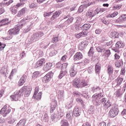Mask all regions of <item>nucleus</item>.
Here are the masks:
<instances>
[{"instance_id":"obj_15","label":"nucleus","mask_w":126,"mask_h":126,"mask_svg":"<svg viewBox=\"0 0 126 126\" xmlns=\"http://www.w3.org/2000/svg\"><path fill=\"white\" fill-rule=\"evenodd\" d=\"M46 63V60L45 59H42L38 60L35 65V67L37 68V67H39V66H42L44 63Z\"/></svg>"},{"instance_id":"obj_40","label":"nucleus","mask_w":126,"mask_h":126,"mask_svg":"<svg viewBox=\"0 0 126 126\" xmlns=\"http://www.w3.org/2000/svg\"><path fill=\"white\" fill-rule=\"evenodd\" d=\"M91 27V25L89 24H86L83 25L82 28L85 30V31H87Z\"/></svg>"},{"instance_id":"obj_11","label":"nucleus","mask_w":126,"mask_h":126,"mask_svg":"<svg viewBox=\"0 0 126 126\" xmlns=\"http://www.w3.org/2000/svg\"><path fill=\"white\" fill-rule=\"evenodd\" d=\"M119 114V109L118 108H112L109 112V116L110 118H115Z\"/></svg>"},{"instance_id":"obj_60","label":"nucleus","mask_w":126,"mask_h":126,"mask_svg":"<svg viewBox=\"0 0 126 126\" xmlns=\"http://www.w3.org/2000/svg\"><path fill=\"white\" fill-rule=\"evenodd\" d=\"M24 4V3H19L16 4V5H14V6H15L16 8L17 9L18 8L20 7L21 5H23Z\"/></svg>"},{"instance_id":"obj_55","label":"nucleus","mask_w":126,"mask_h":126,"mask_svg":"<svg viewBox=\"0 0 126 126\" xmlns=\"http://www.w3.org/2000/svg\"><path fill=\"white\" fill-rule=\"evenodd\" d=\"M76 101L78 103H80V104H81V105L82 106H84V103H83V100H82V99H81V98H77Z\"/></svg>"},{"instance_id":"obj_28","label":"nucleus","mask_w":126,"mask_h":126,"mask_svg":"<svg viewBox=\"0 0 126 126\" xmlns=\"http://www.w3.org/2000/svg\"><path fill=\"white\" fill-rule=\"evenodd\" d=\"M32 98H34V99H36V100H40L41 98H42V92H40L36 94L35 95L34 94Z\"/></svg>"},{"instance_id":"obj_16","label":"nucleus","mask_w":126,"mask_h":126,"mask_svg":"<svg viewBox=\"0 0 126 126\" xmlns=\"http://www.w3.org/2000/svg\"><path fill=\"white\" fill-rule=\"evenodd\" d=\"M68 18L67 20L65 22V24L66 25H68L70 24V23H72V21H73V17H69V15H67L66 17H64V19H66Z\"/></svg>"},{"instance_id":"obj_39","label":"nucleus","mask_w":126,"mask_h":126,"mask_svg":"<svg viewBox=\"0 0 126 126\" xmlns=\"http://www.w3.org/2000/svg\"><path fill=\"white\" fill-rule=\"evenodd\" d=\"M61 125H62L61 126H69L67 120L64 119L62 120Z\"/></svg>"},{"instance_id":"obj_54","label":"nucleus","mask_w":126,"mask_h":126,"mask_svg":"<svg viewBox=\"0 0 126 126\" xmlns=\"http://www.w3.org/2000/svg\"><path fill=\"white\" fill-rule=\"evenodd\" d=\"M5 44L0 42V51H2L5 48Z\"/></svg>"},{"instance_id":"obj_30","label":"nucleus","mask_w":126,"mask_h":126,"mask_svg":"<svg viewBox=\"0 0 126 126\" xmlns=\"http://www.w3.org/2000/svg\"><path fill=\"white\" fill-rule=\"evenodd\" d=\"M110 36L111 38L116 39V38H119V33L116 32H111Z\"/></svg>"},{"instance_id":"obj_53","label":"nucleus","mask_w":126,"mask_h":126,"mask_svg":"<svg viewBox=\"0 0 126 126\" xmlns=\"http://www.w3.org/2000/svg\"><path fill=\"white\" fill-rule=\"evenodd\" d=\"M32 28V24H31V25L27 27V28H26L25 29V31L26 32V33H27V32H28L30 31V30H31Z\"/></svg>"},{"instance_id":"obj_41","label":"nucleus","mask_w":126,"mask_h":126,"mask_svg":"<svg viewBox=\"0 0 126 126\" xmlns=\"http://www.w3.org/2000/svg\"><path fill=\"white\" fill-rule=\"evenodd\" d=\"M30 19H31V17H30V16H27V17L24 18L21 21V23L20 24H23V25H24L25 23H22V22L26 20H30Z\"/></svg>"},{"instance_id":"obj_2","label":"nucleus","mask_w":126,"mask_h":126,"mask_svg":"<svg viewBox=\"0 0 126 126\" xmlns=\"http://www.w3.org/2000/svg\"><path fill=\"white\" fill-rule=\"evenodd\" d=\"M72 85L74 87H76V88H80L88 86V83L85 81V80H80L76 78L73 80Z\"/></svg>"},{"instance_id":"obj_59","label":"nucleus","mask_w":126,"mask_h":126,"mask_svg":"<svg viewBox=\"0 0 126 126\" xmlns=\"http://www.w3.org/2000/svg\"><path fill=\"white\" fill-rule=\"evenodd\" d=\"M104 106L107 108H110V107H111V102H110V101H107L105 103Z\"/></svg>"},{"instance_id":"obj_34","label":"nucleus","mask_w":126,"mask_h":126,"mask_svg":"<svg viewBox=\"0 0 126 126\" xmlns=\"http://www.w3.org/2000/svg\"><path fill=\"white\" fill-rule=\"evenodd\" d=\"M25 124H26V121L23 119L19 122L16 126H25Z\"/></svg>"},{"instance_id":"obj_3","label":"nucleus","mask_w":126,"mask_h":126,"mask_svg":"<svg viewBox=\"0 0 126 126\" xmlns=\"http://www.w3.org/2000/svg\"><path fill=\"white\" fill-rule=\"evenodd\" d=\"M20 91L22 96L24 95L25 97H29L31 93V89L26 86H24L20 90Z\"/></svg>"},{"instance_id":"obj_22","label":"nucleus","mask_w":126,"mask_h":126,"mask_svg":"<svg viewBox=\"0 0 126 126\" xmlns=\"http://www.w3.org/2000/svg\"><path fill=\"white\" fill-rule=\"evenodd\" d=\"M73 113L75 117H79L80 116V108L75 107L74 108Z\"/></svg>"},{"instance_id":"obj_6","label":"nucleus","mask_w":126,"mask_h":126,"mask_svg":"<svg viewBox=\"0 0 126 126\" xmlns=\"http://www.w3.org/2000/svg\"><path fill=\"white\" fill-rule=\"evenodd\" d=\"M21 95V93L20 90L16 91L13 95L10 96L12 101H18L19 98H20Z\"/></svg>"},{"instance_id":"obj_50","label":"nucleus","mask_w":126,"mask_h":126,"mask_svg":"<svg viewBox=\"0 0 126 126\" xmlns=\"http://www.w3.org/2000/svg\"><path fill=\"white\" fill-rule=\"evenodd\" d=\"M28 74L27 73H25L24 74L22 77H21L20 78L21 80H23V81H24L25 82V81H26V79H27V76H28Z\"/></svg>"},{"instance_id":"obj_1","label":"nucleus","mask_w":126,"mask_h":126,"mask_svg":"<svg viewBox=\"0 0 126 126\" xmlns=\"http://www.w3.org/2000/svg\"><path fill=\"white\" fill-rule=\"evenodd\" d=\"M56 67L58 69L61 68V71L60 72V75H59V78L62 79L64 75L67 74V71H66V68L67 67V64L64 63L62 64L60 62L56 64Z\"/></svg>"},{"instance_id":"obj_62","label":"nucleus","mask_w":126,"mask_h":126,"mask_svg":"<svg viewBox=\"0 0 126 126\" xmlns=\"http://www.w3.org/2000/svg\"><path fill=\"white\" fill-rule=\"evenodd\" d=\"M57 54V51L54 50L53 51H52L50 53L49 55L50 56H53L56 55Z\"/></svg>"},{"instance_id":"obj_20","label":"nucleus","mask_w":126,"mask_h":126,"mask_svg":"<svg viewBox=\"0 0 126 126\" xmlns=\"http://www.w3.org/2000/svg\"><path fill=\"white\" fill-rule=\"evenodd\" d=\"M66 118L69 121H71L73 119V112L72 111H68L66 114Z\"/></svg>"},{"instance_id":"obj_18","label":"nucleus","mask_w":126,"mask_h":126,"mask_svg":"<svg viewBox=\"0 0 126 126\" xmlns=\"http://www.w3.org/2000/svg\"><path fill=\"white\" fill-rule=\"evenodd\" d=\"M56 108H57V101H52L51 103L50 106V113H54V111L56 110Z\"/></svg>"},{"instance_id":"obj_48","label":"nucleus","mask_w":126,"mask_h":126,"mask_svg":"<svg viewBox=\"0 0 126 126\" xmlns=\"http://www.w3.org/2000/svg\"><path fill=\"white\" fill-rule=\"evenodd\" d=\"M111 55V51L110 50H107L104 54L105 57H106V59L109 58L110 55Z\"/></svg>"},{"instance_id":"obj_43","label":"nucleus","mask_w":126,"mask_h":126,"mask_svg":"<svg viewBox=\"0 0 126 126\" xmlns=\"http://www.w3.org/2000/svg\"><path fill=\"white\" fill-rule=\"evenodd\" d=\"M115 97L116 98H119V97H121V90L119 89L117 90L114 94Z\"/></svg>"},{"instance_id":"obj_38","label":"nucleus","mask_w":126,"mask_h":126,"mask_svg":"<svg viewBox=\"0 0 126 126\" xmlns=\"http://www.w3.org/2000/svg\"><path fill=\"white\" fill-rule=\"evenodd\" d=\"M123 6V4H119L117 5H115L113 7V9L114 10H119V9H121Z\"/></svg>"},{"instance_id":"obj_23","label":"nucleus","mask_w":126,"mask_h":126,"mask_svg":"<svg viewBox=\"0 0 126 126\" xmlns=\"http://www.w3.org/2000/svg\"><path fill=\"white\" fill-rule=\"evenodd\" d=\"M58 97L59 100H63L64 98V92L63 91H60L58 92Z\"/></svg>"},{"instance_id":"obj_64","label":"nucleus","mask_w":126,"mask_h":126,"mask_svg":"<svg viewBox=\"0 0 126 126\" xmlns=\"http://www.w3.org/2000/svg\"><path fill=\"white\" fill-rule=\"evenodd\" d=\"M98 126H106V123L103 122L98 124Z\"/></svg>"},{"instance_id":"obj_51","label":"nucleus","mask_w":126,"mask_h":126,"mask_svg":"<svg viewBox=\"0 0 126 126\" xmlns=\"http://www.w3.org/2000/svg\"><path fill=\"white\" fill-rule=\"evenodd\" d=\"M118 14H119V12H114L112 14H109V17H116V16H117V15H118Z\"/></svg>"},{"instance_id":"obj_32","label":"nucleus","mask_w":126,"mask_h":126,"mask_svg":"<svg viewBox=\"0 0 126 126\" xmlns=\"http://www.w3.org/2000/svg\"><path fill=\"white\" fill-rule=\"evenodd\" d=\"M92 91L94 93L101 92V88L99 87H93L92 88Z\"/></svg>"},{"instance_id":"obj_57","label":"nucleus","mask_w":126,"mask_h":126,"mask_svg":"<svg viewBox=\"0 0 126 126\" xmlns=\"http://www.w3.org/2000/svg\"><path fill=\"white\" fill-rule=\"evenodd\" d=\"M82 21V19L81 18L78 17L77 18V20L76 21V23H77V24H80Z\"/></svg>"},{"instance_id":"obj_42","label":"nucleus","mask_w":126,"mask_h":126,"mask_svg":"<svg viewBox=\"0 0 126 126\" xmlns=\"http://www.w3.org/2000/svg\"><path fill=\"white\" fill-rule=\"evenodd\" d=\"M109 75V79H110V80H114L116 77H117V75L116 74H110Z\"/></svg>"},{"instance_id":"obj_33","label":"nucleus","mask_w":126,"mask_h":126,"mask_svg":"<svg viewBox=\"0 0 126 126\" xmlns=\"http://www.w3.org/2000/svg\"><path fill=\"white\" fill-rule=\"evenodd\" d=\"M113 72H114V68L111 65H108L107 67L108 74H113Z\"/></svg>"},{"instance_id":"obj_13","label":"nucleus","mask_w":126,"mask_h":126,"mask_svg":"<svg viewBox=\"0 0 126 126\" xmlns=\"http://www.w3.org/2000/svg\"><path fill=\"white\" fill-rule=\"evenodd\" d=\"M103 97V94H102V93H100V94H94L92 96V101L95 102L96 101H99L101 98Z\"/></svg>"},{"instance_id":"obj_47","label":"nucleus","mask_w":126,"mask_h":126,"mask_svg":"<svg viewBox=\"0 0 126 126\" xmlns=\"http://www.w3.org/2000/svg\"><path fill=\"white\" fill-rule=\"evenodd\" d=\"M94 49L93 48V47H91L88 53V55L89 56H93V54H94Z\"/></svg>"},{"instance_id":"obj_29","label":"nucleus","mask_w":126,"mask_h":126,"mask_svg":"<svg viewBox=\"0 0 126 126\" xmlns=\"http://www.w3.org/2000/svg\"><path fill=\"white\" fill-rule=\"evenodd\" d=\"M86 15L87 17H94V16H95V13H94V11H88L87 12Z\"/></svg>"},{"instance_id":"obj_24","label":"nucleus","mask_w":126,"mask_h":126,"mask_svg":"<svg viewBox=\"0 0 126 126\" xmlns=\"http://www.w3.org/2000/svg\"><path fill=\"white\" fill-rule=\"evenodd\" d=\"M26 12V8H23L20 10L17 13V17H21Z\"/></svg>"},{"instance_id":"obj_45","label":"nucleus","mask_w":126,"mask_h":126,"mask_svg":"<svg viewBox=\"0 0 126 126\" xmlns=\"http://www.w3.org/2000/svg\"><path fill=\"white\" fill-rule=\"evenodd\" d=\"M88 114L91 115L92 114H94V107L91 106L88 111Z\"/></svg>"},{"instance_id":"obj_49","label":"nucleus","mask_w":126,"mask_h":126,"mask_svg":"<svg viewBox=\"0 0 126 126\" xmlns=\"http://www.w3.org/2000/svg\"><path fill=\"white\" fill-rule=\"evenodd\" d=\"M7 70V69H6V68H5V66H4L0 69V73H1V74H4V73L6 72Z\"/></svg>"},{"instance_id":"obj_25","label":"nucleus","mask_w":126,"mask_h":126,"mask_svg":"<svg viewBox=\"0 0 126 126\" xmlns=\"http://www.w3.org/2000/svg\"><path fill=\"white\" fill-rule=\"evenodd\" d=\"M8 24H9V22H8V19L7 18L4 19L0 21V27L8 25Z\"/></svg>"},{"instance_id":"obj_27","label":"nucleus","mask_w":126,"mask_h":126,"mask_svg":"<svg viewBox=\"0 0 126 126\" xmlns=\"http://www.w3.org/2000/svg\"><path fill=\"white\" fill-rule=\"evenodd\" d=\"M62 14V11H57L55 12L52 17H51V20H54L55 18H57V17H58V16H60Z\"/></svg>"},{"instance_id":"obj_8","label":"nucleus","mask_w":126,"mask_h":126,"mask_svg":"<svg viewBox=\"0 0 126 126\" xmlns=\"http://www.w3.org/2000/svg\"><path fill=\"white\" fill-rule=\"evenodd\" d=\"M11 111V110L10 109V108H7V106H6V105H5L0 110V114H1V115H3V117H6V115H8V114L10 113Z\"/></svg>"},{"instance_id":"obj_19","label":"nucleus","mask_w":126,"mask_h":126,"mask_svg":"<svg viewBox=\"0 0 126 126\" xmlns=\"http://www.w3.org/2000/svg\"><path fill=\"white\" fill-rule=\"evenodd\" d=\"M86 41H83L81 42L78 45V49L80 51H83L84 49H85V47H86V44L85 43H86Z\"/></svg>"},{"instance_id":"obj_56","label":"nucleus","mask_w":126,"mask_h":126,"mask_svg":"<svg viewBox=\"0 0 126 126\" xmlns=\"http://www.w3.org/2000/svg\"><path fill=\"white\" fill-rule=\"evenodd\" d=\"M24 83H25V82L24 81H23L22 80H21L20 79V80L19 81L18 85V86H22V85H23Z\"/></svg>"},{"instance_id":"obj_14","label":"nucleus","mask_w":126,"mask_h":126,"mask_svg":"<svg viewBox=\"0 0 126 126\" xmlns=\"http://www.w3.org/2000/svg\"><path fill=\"white\" fill-rule=\"evenodd\" d=\"M87 34H88V31H83L82 32H80L79 33L75 34V36L76 38H78V39H79V38H81V37L87 36Z\"/></svg>"},{"instance_id":"obj_44","label":"nucleus","mask_w":126,"mask_h":126,"mask_svg":"<svg viewBox=\"0 0 126 126\" xmlns=\"http://www.w3.org/2000/svg\"><path fill=\"white\" fill-rule=\"evenodd\" d=\"M39 75H40V72L36 71L32 74V78H37Z\"/></svg>"},{"instance_id":"obj_12","label":"nucleus","mask_w":126,"mask_h":126,"mask_svg":"<svg viewBox=\"0 0 126 126\" xmlns=\"http://www.w3.org/2000/svg\"><path fill=\"white\" fill-rule=\"evenodd\" d=\"M75 66H76V64H73L69 70V74L71 77H74L77 73L76 70H75Z\"/></svg>"},{"instance_id":"obj_21","label":"nucleus","mask_w":126,"mask_h":126,"mask_svg":"<svg viewBox=\"0 0 126 126\" xmlns=\"http://www.w3.org/2000/svg\"><path fill=\"white\" fill-rule=\"evenodd\" d=\"M53 66V64L51 63H46L43 66V69L45 71H48V70L51 69V67Z\"/></svg>"},{"instance_id":"obj_31","label":"nucleus","mask_w":126,"mask_h":126,"mask_svg":"<svg viewBox=\"0 0 126 126\" xmlns=\"http://www.w3.org/2000/svg\"><path fill=\"white\" fill-rule=\"evenodd\" d=\"M95 71L96 74L100 73V71H101V66L99 64H96L95 65Z\"/></svg>"},{"instance_id":"obj_46","label":"nucleus","mask_w":126,"mask_h":126,"mask_svg":"<svg viewBox=\"0 0 126 126\" xmlns=\"http://www.w3.org/2000/svg\"><path fill=\"white\" fill-rule=\"evenodd\" d=\"M96 51L98 53H103L105 51V49L102 47L98 46L96 48Z\"/></svg>"},{"instance_id":"obj_10","label":"nucleus","mask_w":126,"mask_h":126,"mask_svg":"<svg viewBox=\"0 0 126 126\" xmlns=\"http://www.w3.org/2000/svg\"><path fill=\"white\" fill-rule=\"evenodd\" d=\"M94 2H91L89 4V2H88L87 4L81 5L78 8V12L81 13V12H83L84 10H86V8L89 6V5H91L92 4H94Z\"/></svg>"},{"instance_id":"obj_26","label":"nucleus","mask_w":126,"mask_h":126,"mask_svg":"<svg viewBox=\"0 0 126 126\" xmlns=\"http://www.w3.org/2000/svg\"><path fill=\"white\" fill-rule=\"evenodd\" d=\"M124 81V78H121V77H118L116 80L115 82H116L117 86H120Z\"/></svg>"},{"instance_id":"obj_17","label":"nucleus","mask_w":126,"mask_h":126,"mask_svg":"<svg viewBox=\"0 0 126 126\" xmlns=\"http://www.w3.org/2000/svg\"><path fill=\"white\" fill-rule=\"evenodd\" d=\"M82 58V54L80 52H77L74 56V61H80Z\"/></svg>"},{"instance_id":"obj_4","label":"nucleus","mask_w":126,"mask_h":126,"mask_svg":"<svg viewBox=\"0 0 126 126\" xmlns=\"http://www.w3.org/2000/svg\"><path fill=\"white\" fill-rule=\"evenodd\" d=\"M23 26V24H20L16 26L15 28L10 29L8 31V33L10 35H17V34L19 33V31H20V27L19 26Z\"/></svg>"},{"instance_id":"obj_7","label":"nucleus","mask_w":126,"mask_h":126,"mask_svg":"<svg viewBox=\"0 0 126 126\" xmlns=\"http://www.w3.org/2000/svg\"><path fill=\"white\" fill-rule=\"evenodd\" d=\"M53 75H54V74L52 72L48 73L42 79L43 83H48L51 80L52 77H53Z\"/></svg>"},{"instance_id":"obj_36","label":"nucleus","mask_w":126,"mask_h":126,"mask_svg":"<svg viewBox=\"0 0 126 126\" xmlns=\"http://www.w3.org/2000/svg\"><path fill=\"white\" fill-rule=\"evenodd\" d=\"M123 64H124V63L123 62L122 60H120L118 61L117 63H115V65L116 67H118V68L121 67V66H122Z\"/></svg>"},{"instance_id":"obj_5","label":"nucleus","mask_w":126,"mask_h":126,"mask_svg":"<svg viewBox=\"0 0 126 126\" xmlns=\"http://www.w3.org/2000/svg\"><path fill=\"white\" fill-rule=\"evenodd\" d=\"M44 36V32H38L32 34L31 37V40L32 41H38L40 38Z\"/></svg>"},{"instance_id":"obj_52","label":"nucleus","mask_w":126,"mask_h":126,"mask_svg":"<svg viewBox=\"0 0 126 126\" xmlns=\"http://www.w3.org/2000/svg\"><path fill=\"white\" fill-rule=\"evenodd\" d=\"M116 22L117 23H120V24H122V23H124L123 20L122 19V17H120L118 19L116 20Z\"/></svg>"},{"instance_id":"obj_37","label":"nucleus","mask_w":126,"mask_h":126,"mask_svg":"<svg viewBox=\"0 0 126 126\" xmlns=\"http://www.w3.org/2000/svg\"><path fill=\"white\" fill-rule=\"evenodd\" d=\"M38 7V3L36 2H33L29 4V7L31 8H35Z\"/></svg>"},{"instance_id":"obj_35","label":"nucleus","mask_w":126,"mask_h":126,"mask_svg":"<svg viewBox=\"0 0 126 126\" xmlns=\"http://www.w3.org/2000/svg\"><path fill=\"white\" fill-rule=\"evenodd\" d=\"M10 10L12 14H16L17 13V9L15 7V6H13L10 8Z\"/></svg>"},{"instance_id":"obj_9","label":"nucleus","mask_w":126,"mask_h":126,"mask_svg":"<svg viewBox=\"0 0 126 126\" xmlns=\"http://www.w3.org/2000/svg\"><path fill=\"white\" fill-rule=\"evenodd\" d=\"M125 46V44L123 43V42L121 41H118L116 44L115 47L112 48L113 51H114L115 53H119V49H121V48H123V47Z\"/></svg>"},{"instance_id":"obj_61","label":"nucleus","mask_w":126,"mask_h":126,"mask_svg":"<svg viewBox=\"0 0 126 126\" xmlns=\"http://www.w3.org/2000/svg\"><path fill=\"white\" fill-rule=\"evenodd\" d=\"M73 94L74 96H75L76 97H79V96L81 95V94H80V93H79L78 92H74Z\"/></svg>"},{"instance_id":"obj_58","label":"nucleus","mask_w":126,"mask_h":126,"mask_svg":"<svg viewBox=\"0 0 126 126\" xmlns=\"http://www.w3.org/2000/svg\"><path fill=\"white\" fill-rule=\"evenodd\" d=\"M58 41H59V37L57 36L53 38L52 42V43H57Z\"/></svg>"},{"instance_id":"obj_63","label":"nucleus","mask_w":126,"mask_h":126,"mask_svg":"<svg viewBox=\"0 0 126 126\" xmlns=\"http://www.w3.org/2000/svg\"><path fill=\"white\" fill-rule=\"evenodd\" d=\"M88 73H92L93 72V68L92 67H89L88 69Z\"/></svg>"}]
</instances>
